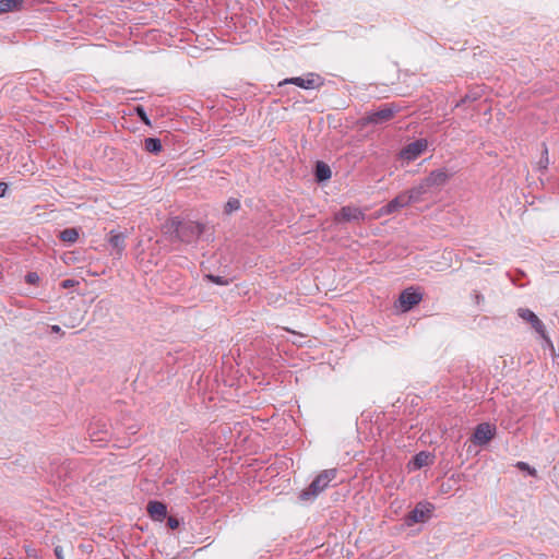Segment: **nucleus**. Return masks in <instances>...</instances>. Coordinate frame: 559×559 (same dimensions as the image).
<instances>
[{
	"instance_id": "obj_1",
	"label": "nucleus",
	"mask_w": 559,
	"mask_h": 559,
	"mask_svg": "<svg viewBox=\"0 0 559 559\" xmlns=\"http://www.w3.org/2000/svg\"><path fill=\"white\" fill-rule=\"evenodd\" d=\"M166 234H174L175 237L185 243L198 241L209 229L205 224L194 221H181L173 217L165 224Z\"/></svg>"
},
{
	"instance_id": "obj_2",
	"label": "nucleus",
	"mask_w": 559,
	"mask_h": 559,
	"mask_svg": "<svg viewBox=\"0 0 559 559\" xmlns=\"http://www.w3.org/2000/svg\"><path fill=\"white\" fill-rule=\"evenodd\" d=\"M337 469L330 468L322 471L311 483L299 493V499L309 501L316 499L322 491H324L329 484L336 477Z\"/></svg>"
},
{
	"instance_id": "obj_3",
	"label": "nucleus",
	"mask_w": 559,
	"mask_h": 559,
	"mask_svg": "<svg viewBox=\"0 0 559 559\" xmlns=\"http://www.w3.org/2000/svg\"><path fill=\"white\" fill-rule=\"evenodd\" d=\"M401 107L394 103H385L381 105L377 110H371L366 112V115L360 119L361 126H378L383 124L392 120L400 111Z\"/></svg>"
},
{
	"instance_id": "obj_4",
	"label": "nucleus",
	"mask_w": 559,
	"mask_h": 559,
	"mask_svg": "<svg viewBox=\"0 0 559 559\" xmlns=\"http://www.w3.org/2000/svg\"><path fill=\"white\" fill-rule=\"evenodd\" d=\"M106 419L102 417H94L87 428L90 439L92 442L102 443L108 441L110 437V429Z\"/></svg>"
},
{
	"instance_id": "obj_5",
	"label": "nucleus",
	"mask_w": 559,
	"mask_h": 559,
	"mask_svg": "<svg viewBox=\"0 0 559 559\" xmlns=\"http://www.w3.org/2000/svg\"><path fill=\"white\" fill-rule=\"evenodd\" d=\"M518 316L523 320L527 321L532 328L536 331V333L545 341V343L552 347V343L550 337L548 336L544 323L539 320V318L527 308H519Z\"/></svg>"
},
{
	"instance_id": "obj_6",
	"label": "nucleus",
	"mask_w": 559,
	"mask_h": 559,
	"mask_svg": "<svg viewBox=\"0 0 559 559\" xmlns=\"http://www.w3.org/2000/svg\"><path fill=\"white\" fill-rule=\"evenodd\" d=\"M435 507L432 503L424 501L418 502L416 507L405 516V524L413 526L416 523L425 522L430 518Z\"/></svg>"
},
{
	"instance_id": "obj_7",
	"label": "nucleus",
	"mask_w": 559,
	"mask_h": 559,
	"mask_svg": "<svg viewBox=\"0 0 559 559\" xmlns=\"http://www.w3.org/2000/svg\"><path fill=\"white\" fill-rule=\"evenodd\" d=\"M294 84L305 90H314L323 85V80L319 74L308 73L306 78L295 76L285 79L278 83V86Z\"/></svg>"
},
{
	"instance_id": "obj_8",
	"label": "nucleus",
	"mask_w": 559,
	"mask_h": 559,
	"mask_svg": "<svg viewBox=\"0 0 559 559\" xmlns=\"http://www.w3.org/2000/svg\"><path fill=\"white\" fill-rule=\"evenodd\" d=\"M423 300V294L413 287L404 289L399 297L397 308L402 312H407L413 309L416 305H418Z\"/></svg>"
},
{
	"instance_id": "obj_9",
	"label": "nucleus",
	"mask_w": 559,
	"mask_h": 559,
	"mask_svg": "<svg viewBox=\"0 0 559 559\" xmlns=\"http://www.w3.org/2000/svg\"><path fill=\"white\" fill-rule=\"evenodd\" d=\"M496 435V427L489 423H481L476 426L471 440L476 445L487 444Z\"/></svg>"
},
{
	"instance_id": "obj_10",
	"label": "nucleus",
	"mask_w": 559,
	"mask_h": 559,
	"mask_svg": "<svg viewBox=\"0 0 559 559\" xmlns=\"http://www.w3.org/2000/svg\"><path fill=\"white\" fill-rule=\"evenodd\" d=\"M428 141L426 139L415 140L402 148L400 156L407 162L415 160L426 151Z\"/></svg>"
},
{
	"instance_id": "obj_11",
	"label": "nucleus",
	"mask_w": 559,
	"mask_h": 559,
	"mask_svg": "<svg viewBox=\"0 0 559 559\" xmlns=\"http://www.w3.org/2000/svg\"><path fill=\"white\" fill-rule=\"evenodd\" d=\"M366 218V214L362 212L361 209L356 206H343L336 214H335V222L341 223H349V222H362Z\"/></svg>"
},
{
	"instance_id": "obj_12",
	"label": "nucleus",
	"mask_w": 559,
	"mask_h": 559,
	"mask_svg": "<svg viewBox=\"0 0 559 559\" xmlns=\"http://www.w3.org/2000/svg\"><path fill=\"white\" fill-rule=\"evenodd\" d=\"M411 204H413V203L411 202V199H409L407 192L403 191L379 210V216L390 215V214L395 213L399 210L404 209Z\"/></svg>"
},
{
	"instance_id": "obj_13",
	"label": "nucleus",
	"mask_w": 559,
	"mask_h": 559,
	"mask_svg": "<svg viewBox=\"0 0 559 559\" xmlns=\"http://www.w3.org/2000/svg\"><path fill=\"white\" fill-rule=\"evenodd\" d=\"M452 175L447 168L435 169L425 178V185L430 189L440 188L449 181Z\"/></svg>"
},
{
	"instance_id": "obj_14",
	"label": "nucleus",
	"mask_w": 559,
	"mask_h": 559,
	"mask_svg": "<svg viewBox=\"0 0 559 559\" xmlns=\"http://www.w3.org/2000/svg\"><path fill=\"white\" fill-rule=\"evenodd\" d=\"M146 511L152 520L162 522L167 515V507L164 502L152 500L147 503Z\"/></svg>"
},
{
	"instance_id": "obj_15",
	"label": "nucleus",
	"mask_w": 559,
	"mask_h": 559,
	"mask_svg": "<svg viewBox=\"0 0 559 559\" xmlns=\"http://www.w3.org/2000/svg\"><path fill=\"white\" fill-rule=\"evenodd\" d=\"M126 235L123 233H114L110 231L108 237V243L111 246L115 254L117 257H121L124 251L126 245Z\"/></svg>"
},
{
	"instance_id": "obj_16",
	"label": "nucleus",
	"mask_w": 559,
	"mask_h": 559,
	"mask_svg": "<svg viewBox=\"0 0 559 559\" xmlns=\"http://www.w3.org/2000/svg\"><path fill=\"white\" fill-rule=\"evenodd\" d=\"M429 186L425 185V179H423L417 186H414L409 190H407V194L411 199L412 203H418L423 201L425 194L429 192Z\"/></svg>"
},
{
	"instance_id": "obj_17",
	"label": "nucleus",
	"mask_w": 559,
	"mask_h": 559,
	"mask_svg": "<svg viewBox=\"0 0 559 559\" xmlns=\"http://www.w3.org/2000/svg\"><path fill=\"white\" fill-rule=\"evenodd\" d=\"M332 171L328 164L324 162H317L314 166V177L318 182L326 181L331 178Z\"/></svg>"
},
{
	"instance_id": "obj_18",
	"label": "nucleus",
	"mask_w": 559,
	"mask_h": 559,
	"mask_svg": "<svg viewBox=\"0 0 559 559\" xmlns=\"http://www.w3.org/2000/svg\"><path fill=\"white\" fill-rule=\"evenodd\" d=\"M432 462L433 455L427 451H420L413 457V465L417 469L428 466L432 464Z\"/></svg>"
},
{
	"instance_id": "obj_19",
	"label": "nucleus",
	"mask_w": 559,
	"mask_h": 559,
	"mask_svg": "<svg viewBox=\"0 0 559 559\" xmlns=\"http://www.w3.org/2000/svg\"><path fill=\"white\" fill-rule=\"evenodd\" d=\"M144 148L146 152L157 155L163 150L162 141L158 138H146Z\"/></svg>"
},
{
	"instance_id": "obj_20",
	"label": "nucleus",
	"mask_w": 559,
	"mask_h": 559,
	"mask_svg": "<svg viewBox=\"0 0 559 559\" xmlns=\"http://www.w3.org/2000/svg\"><path fill=\"white\" fill-rule=\"evenodd\" d=\"M24 0H0V13L19 10Z\"/></svg>"
},
{
	"instance_id": "obj_21",
	"label": "nucleus",
	"mask_w": 559,
	"mask_h": 559,
	"mask_svg": "<svg viewBox=\"0 0 559 559\" xmlns=\"http://www.w3.org/2000/svg\"><path fill=\"white\" fill-rule=\"evenodd\" d=\"M59 238L69 243H73L79 238V231L75 228H66L60 231Z\"/></svg>"
},
{
	"instance_id": "obj_22",
	"label": "nucleus",
	"mask_w": 559,
	"mask_h": 559,
	"mask_svg": "<svg viewBox=\"0 0 559 559\" xmlns=\"http://www.w3.org/2000/svg\"><path fill=\"white\" fill-rule=\"evenodd\" d=\"M240 209V201L236 198H230L224 207V213L229 215L235 211H238Z\"/></svg>"
},
{
	"instance_id": "obj_23",
	"label": "nucleus",
	"mask_w": 559,
	"mask_h": 559,
	"mask_svg": "<svg viewBox=\"0 0 559 559\" xmlns=\"http://www.w3.org/2000/svg\"><path fill=\"white\" fill-rule=\"evenodd\" d=\"M204 280H206L211 283H214L216 285H219V286H227L230 282L228 278H226L224 276L213 275V274L204 275Z\"/></svg>"
},
{
	"instance_id": "obj_24",
	"label": "nucleus",
	"mask_w": 559,
	"mask_h": 559,
	"mask_svg": "<svg viewBox=\"0 0 559 559\" xmlns=\"http://www.w3.org/2000/svg\"><path fill=\"white\" fill-rule=\"evenodd\" d=\"M479 97H480V95H479V93H478L477 91H472V92H469V93L465 94V95H464V97H462V98L460 99V102H457V103L455 104V108L461 107L462 105H464V104H465V103H467V102H475V100H477Z\"/></svg>"
},
{
	"instance_id": "obj_25",
	"label": "nucleus",
	"mask_w": 559,
	"mask_h": 559,
	"mask_svg": "<svg viewBox=\"0 0 559 559\" xmlns=\"http://www.w3.org/2000/svg\"><path fill=\"white\" fill-rule=\"evenodd\" d=\"M515 467L519 468L520 471H523V472H526L530 476H533V477H537V471L535 467H532L530 464H527L526 462H522V461H519L516 464H515Z\"/></svg>"
},
{
	"instance_id": "obj_26",
	"label": "nucleus",
	"mask_w": 559,
	"mask_h": 559,
	"mask_svg": "<svg viewBox=\"0 0 559 559\" xmlns=\"http://www.w3.org/2000/svg\"><path fill=\"white\" fill-rule=\"evenodd\" d=\"M134 112H135V115L138 116V118H139V119L144 123V124H146V126L151 127V124H152V123H151V120H150V118H148V116H147V114H146V111H145V109H144V107H143V106H136V107L134 108Z\"/></svg>"
},
{
	"instance_id": "obj_27",
	"label": "nucleus",
	"mask_w": 559,
	"mask_h": 559,
	"mask_svg": "<svg viewBox=\"0 0 559 559\" xmlns=\"http://www.w3.org/2000/svg\"><path fill=\"white\" fill-rule=\"evenodd\" d=\"M39 275L36 272H28L25 276L26 283L31 285H36L39 282Z\"/></svg>"
},
{
	"instance_id": "obj_28",
	"label": "nucleus",
	"mask_w": 559,
	"mask_h": 559,
	"mask_svg": "<svg viewBox=\"0 0 559 559\" xmlns=\"http://www.w3.org/2000/svg\"><path fill=\"white\" fill-rule=\"evenodd\" d=\"M472 298H473V301L474 304L477 306V307H480L484 302H485V297L481 293L477 292V290H474L473 294H472Z\"/></svg>"
},
{
	"instance_id": "obj_29",
	"label": "nucleus",
	"mask_w": 559,
	"mask_h": 559,
	"mask_svg": "<svg viewBox=\"0 0 559 559\" xmlns=\"http://www.w3.org/2000/svg\"><path fill=\"white\" fill-rule=\"evenodd\" d=\"M548 164H549V159H548V150H547V147L544 145L543 156H542V158H540L539 165H540V167H543V168H547Z\"/></svg>"
},
{
	"instance_id": "obj_30",
	"label": "nucleus",
	"mask_w": 559,
	"mask_h": 559,
	"mask_svg": "<svg viewBox=\"0 0 559 559\" xmlns=\"http://www.w3.org/2000/svg\"><path fill=\"white\" fill-rule=\"evenodd\" d=\"M179 524H180L179 520L175 516H169L167 520V525L171 530H176L177 527H179Z\"/></svg>"
},
{
	"instance_id": "obj_31",
	"label": "nucleus",
	"mask_w": 559,
	"mask_h": 559,
	"mask_svg": "<svg viewBox=\"0 0 559 559\" xmlns=\"http://www.w3.org/2000/svg\"><path fill=\"white\" fill-rule=\"evenodd\" d=\"M53 552L57 559H64L63 548L61 546H56Z\"/></svg>"
},
{
	"instance_id": "obj_32",
	"label": "nucleus",
	"mask_w": 559,
	"mask_h": 559,
	"mask_svg": "<svg viewBox=\"0 0 559 559\" xmlns=\"http://www.w3.org/2000/svg\"><path fill=\"white\" fill-rule=\"evenodd\" d=\"M8 183L0 182V198H3L8 191Z\"/></svg>"
},
{
	"instance_id": "obj_33",
	"label": "nucleus",
	"mask_w": 559,
	"mask_h": 559,
	"mask_svg": "<svg viewBox=\"0 0 559 559\" xmlns=\"http://www.w3.org/2000/svg\"><path fill=\"white\" fill-rule=\"evenodd\" d=\"M76 282L74 280H64L61 285L63 288H69L74 286Z\"/></svg>"
},
{
	"instance_id": "obj_34",
	"label": "nucleus",
	"mask_w": 559,
	"mask_h": 559,
	"mask_svg": "<svg viewBox=\"0 0 559 559\" xmlns=\"http://www.w3.org/2000/svg\"><path fill=\"white\" fill-rule=\"evenodd\" d=\"M50 331L52 333H61V334H63V332L61 331V328L59 325H57V324L51 325L50 326Z\"/></svg>"
},
{
	"instance_id": "obj_35",
	"label": "nucleus",
	"mask_w": 559,
	"mask_h": 559,
	"mask_svg": "<svg viewBox=\"0 0 559 559\" xmlns=\"http://www.w3.org/2000/svg\"><path fill=\"white\" fill-rule=\"evenodd\" d=\"M35 552L34 549H31V548H26V554L27 556H33V554Z\"/></svg>"
},
{
	"instance_id": "obj_36",
	"label": "nucleus",
	"mask_w": 559,
	"mask_h": 559,
	"mask_svg": "<svg viewBox=\"0 0 559 559\" xmlns=\"http://www.w3.org/2000/svg\"><path fill=\"white\" fill-rule=\"evenodd\" d=\"M211 236H212V233L206 236V240H209Z\"/></svg>"
}]
</instances>
